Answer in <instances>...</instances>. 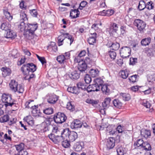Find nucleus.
Instances as JSON below:
<instances>
[{
  "label": "nucleus",
  "instance_id": "1",
  "mask_svg": "<svg viewBox=\"0 0 155 155\" xmlns=\"http://www.w3.org/2000/svg\"><path fill=\"white\" fill-rule=\"evenodd\" d=\"M2 100L5 103L4 105L6 107H12L15 104V101L12 98L11 95L4 93L2 95Z\"/></svg>",
  "mask_w": 155,
  "mask_h": 155
},
{
  "label": "nucleus",
  "instance_id": "2",
  "mask_svg": "<svg viewBox=\"0 0 155 155\" xmlns=\"http://www.w3.org/2000/svg\"><path fill=\"white\" fill-rule=\"evenodd\" d=\"M63 135H64L65 137H68L69 141L73 142L75 141L78 137V134L74 131H71L69 128H66L63 130Z\"/></svg>",
  "mask_w": 155,
  "mask_h": 155
},
{
  "label": "nucleus",
  "instance_id": "3",
  "mask_svg": "<svg viewBox=\"0 0 155 155\" xmlns=\"http://www.w3.org/2000/svg\"><path fill=\"white\" fill-rule=\"evenodd\" d=\"M9 86L11 90L14 92L22 93L24 91L23 86L20 84L18 85V82L15 80L11 81L9 84Z\"/></svg>",
  "mask_w": 155,
  "mask_h": 155
},
{
  "label": "nucleus",
  "instance_id": "4",
  "mask_svg": "<svg viewBox=\"0 0 155 155\" xmlns=\"http://www.w3.org/2000/svg\"><path fill=\"white\" fill-rule=\"evenodd\" d=\"M38 27L37 23H28L26 31L25 32V35L26 37L32 35L34 33L35 31L36 30Z\"/></svg>",
  "mask_w": 155,
  "mask_h": 155
},
{
  "label": "nucleus",
  "instance_id": "5",
  "mask_svg": "<svg viewBox=\"0 0 155 155\" xmlns=\"http://www.w3.org/2000/svg\"><path fill=\"white\" fill-rule=\"evenodd\" d=\"M33 100H29L26 102L25 105L28 108H31L32 109V113L33 115L35 117L41 116V113L40 111V110L38 109V105H34V106H31L29 104L31 102H33Z\"/></svg>",
  "mask_w": 155,
  "mask_h": 155
},
{
  "label": "nucleus",
  "instance_id": "6",
  "mask_svg": "<svg viewBox=\"0 0 155 155\" xmlns=\"http://www.w3.org/2000/svg\"><path fill=\"white\" fill-rule=\"evenodd\" d=\"M131 49L127 46L123 47L120 50L121 57L125 58L128 57L131 54Z\"/></svg>",
  "mask_w": 155,
  "mask_h": 155
},
{
  "label": "nucleus",
  "instance_id": "7",
  "mask_svg": "<svg viewBox=\"0 0 155 155\" xmlns=\"http://www.w3.org/2000/svg\"><path fill=\"white\" fill-rule=\"evenodd\" d=\"M66 119L67 117L65 115L61 112L58 113L54 117V121L58 124H62L65 122Z\"/></svg>",
  "mask_w": 155,
  "mask_h": 155
},
{
  "label": "nucleus",
  "instance_id": "8",
  "mask_svg": "<svg viewBox=\"0 0 155 155\" xmlns=\"http://www.w3.org/2000/svg\"><path fill=\"white\" fill-rule=\"evenodd\" d=\"M134 24L140 31H143L146 25L145 23L143 21L139 19H135L134 21Z\"/></svg>",
  "mask_w": 155,
  "mask_h": 155
},
{
  "label": "nucleus",
  "instance_id": "9",
  "mask_svg": "<svg viewBox=\"0 0 155 155\" xmlns=\"http://www.w3.org/2000/svg\"><path fill=\"white\" fill-rule=\"evenodd\" d=\"M70 54L69 52H65L64 54L58 56L57 58V60L60 63H64L66 60L70 58Z\"/></svg>",
  "mask_w": 155,
  "mask_h": 155
},
{
  "label": "nucleus",
  "instance_id": "10",
  "mask_svg": "<svg viewBox=\"0 0 155 155\" xmlns=\"http://www.w3.org/2000/svg\"><path fill=\"white\" fill-rule=\"evenodd\" d=\"M82 125V123L80 120L76 119L73 121L71 124V127L72 129H77L81 128Z\"/></svg>",
  "mask_w": 155,
  "mask_h": 155
},
{
  "label": "nucleus",
  "instance_id": "11",
  "mask_svg": "<svg viewBox=\"0 0 155 155\" xmlns=\"http://www.w3.org/2000/svg\"><path fill=\"white\" fill-rule=\"evenodd\" d=\"M47 97L48 102L50 104H55L58 100V97L54 94L49 95Z\"/></svg>",
  "mask_w": 155,
  "mask_h": 155
},
{
  "label": "nucleus",
  "instance_id": "12",
  "mask_svg": "<svg viewBox=\"0 0 155 155\" xmlns=\"http://www.w3.org/2000/svg\"><path fill=\"white\" fill-rule=\"evenodd\" d=\"M97 35L96 33L90 34V37L87 40V41L90 45H93L94 43H96Z\"/></svg>",
  "mask_w": 155,
  "mask_h": 155
},
{
  "label": "nucleus",
  "instance_id": "13",
  "mask_svg": "<svg viewBox=\"0 0 155 155\" xmlns=\"http://www.w3.org/2000/svg\"><path fill=\"white\" fill-rule=\"evenodd\" d=\"M87 68V65L85 61H81L78 64V68L79 71L83 72H84L86 70Z\"/></svg>",
  "mask_w": 155,
  "mask_h": 155
},
{
  "label": "nucleus",
  "instance_id": "14",
  "mask_svg": "<svg viewBox=\"0 0 155 155\" xmlns=\"http://www.w3.org/2000/svg\"><path fill=\"white\" fill-rule=\"evenodd\" d=\"M147 81L150 85L154 87L155 84V72L154 73L148 75Z\"/></svg>",
  "mask_w": 155,
  "mask_h": 155
},
{
  "label": "nucleus",
  "instance_id": "15",
  "mask_svg": "<svg viewBox=\"0 0 155 155\" xmlns=\"http://www.w3.org/2000/svg\"><path fill=\"white\" fill-rule=\"evenodd\" d=\"M80 74L79 71H77L70 72L68 74L69 77L72 79L77 80L80 77Z\"/></svg>",
  "mask_w": 155,
  "mask_h": 155
},
{
  "label": "nucleus",
  "instance_id": "16",
  "mask_svg": "<svg viewBox=\"0 0 155 155\" xmlns=\"http://www.w3.org/2000/svg\"><path fill=\"white\" fill-rule=\"evenodd\" d=\"M115 140L113 137H110L107 140L106 143L107 148L108 149L113 148L115 146Z\"/></svg>",
  "mask_w": 155,
  "mask_h": 155
},
{
  "label": "nucleus",
  "instance_id": "17",
  "mask_svg": "<svg viewBox=\"0 0 155 155\" xmlns=\"http://www.w3.org/2000/svg\"><path fill=\"white\" fill-rule=\"evenodd\" d=\"M100 89L99 86H97L95 83L92 85H90L87 88V91L88 92L98 91Z\"/></svg>",
  "mask_w": 155,
  "mask_h": 155
},
{
  "label": "nucleus",
  "instance_id": "18",
  "mask_svg": "<svg viewBox=\"0 0 155 155\" xmlns=\"http://www.w3.org/2000/svg\"><path fill=\"white\" fill-rule=\"evenodd\" d=\"M140 134L142 137L147 139L150 136L151 132L149 130L142 129L140 131Z\"/></svg>",
  "mask_w": 155,
  "mask_h": 155
},
{
  "label": "nucleus",
  "instance_id": "19",
  "mask_svg": "<svg viewBox=\"0 0 155 155\" xmlns=\"http://www.w3.org/2000/svg\"><path fill=\"white\" fill-rule=\"evenodd\" d=\"M28 65V63L23 64L21 68V70L23 73L27 75L29 74L30 73Z\"/></svg>",
  "mask_w": 155,
  "mask_h": 155
},
{
  "label": "nucleus",
  "instance_id": "20",
  "mask_svg": "<svg viewBox=\"0 0 155 155\" xmlns=\"http://www.w3.org/2000/svg\"><path fill=\"white\" fill-rule=\"evenodd\" d=\"M61 136L56 135L55 140H54V143H57L60 142H61L63 140L65 139V137L64 135H63V131L61 132Z\"/></svg>",
  "mask_w": 155,
  "mask_h": 155
},
{
  "label": "nucleus",
  "instance_id": "21",
  "mask_svg": "<svg viewBox=\"0 0 155 155\" xmlns=\"http://www.w3.org/2000/svg\"><path fill=\"white\" fill-rule=\"evenodd\" d=\"M113 104L114 106L117 108L120 109L122 106L123 104L118 99H114L113 101Z\"/></svg>",
  "mask_w": 155,
  "mask_h": 155
},
{
  "label": "nucleus",
  "instance_id": "22",
  "mask_svg": "<svg viewBox=\"0 0 155 155\" xmlns=\"http://www.w3.org/2000/svg\"><path fill=\"white\" fill-rule=\"evenodd\" d=\"M67 90L68 92L73 94H78L79 93V89L75 86L68 87Z\"/></svg>",
  "mask_w": 155,
  "mask_h": 155
},
{
  "label": "nucleus",
  "instance_id": "23",
  "mask_svg": "<svg viewBox=\"0 0 155 155\" xmlns=\"http://www.w3.org/2000/svg\"><path fill=\"white\" fill-rule=\"evenodd\" d=\"M67 34H63L59 36L58 38V45L59 46L62 45L63 44V41L65 40L66 35H67Z\"/></svg>",
  "mask_w": 155,
  "mask_h": 155
},
{
  "label": "nucleus",
  "instance_id": "24",
  "mask_svg": "<svg viewBox=\"0 0 155 155\" xmlns=\"http://www.w3.org/2000/svg\"><path fill=\"white\" fill-rule=\"evenodd\" d=\"M2 75L4 77L7 76H9L11 72L10 69L7 68H2Z\"/></svg>",
  "mask_w": 155,
  "mask_h": 155
},
{
  "label": "nucleus",
  "instance_id": "25",
  "mask_svg": "<svg viewBox=\"0 0 155 155\" xmlns=\"http://www.w3.org/2000/svg\"><path fill=\"white\" fill-rule=\"evenodd\" d=\"M24 120L27 122L29 125L32 126L34 124V121L32 117L30 115L26 116L24 118Z\"/></svg>",
  "mask_w": 155,
  "mask_h": 155
},
{
  "label": "nucleus",
  "instance_id": "26",
  "mask_svg": "<svg viewBox=\"0 0 155 155\" xmlns=\"http://www.w3.org/2000/svg\"><path fill=\"white\" fill-rule=\"evenodd\" d=\"M118 26L115 23H112L110 24V31L113 32H116L118 31Z\"/></svg>",
  "mask_w": 155,
  "mask_h": 155
},
{
  "label": "nucleus",
  "instance_id": "27",
  "mask_svg": "<svg viewBox=\"0 0 155 155\" xmlns=\"http://www.w3.org/2000/svg\"><path fill=\"white\" fill-rule=\"evenodd\" d=\"M80 12L78 9L71 10L70 12V16L72 18H75L79 17Z\"/></svg>",
  "mask_w": 155,
  "mask_h": 155
},
{
  "label": "nucleus",
  "instance_id": "28",
  "mask_svg": "<svg viewBox=\"0 0 155 155\" xmlns=\"http://www.w3.org/2000/svg\"><path fill=\"white\" fill-rule=\"evenodd\" d=\"M11 27V25L7 22L2 23L1 26V28L3 30L7 31L9 30Z\"/></svg>",
  "mask_w": 155,
  "mask_h": 155
},
{
  "label": "nucleus",
  "instance_id": "29",
  "mask_svg": "<svg viewBox=\"0 0 155 155\" xmlns=\"http://www.w3.org/2000/svg\"><path fill=\"white\" fill-rule=\"evenodd\" d=\"M8 31H7L6 36H5V38H14L16 37V35L15 32L11 31L10 29Z\"/></svg>",
  "mask_w": 155,
  "mask_h": 155
},
{
  "label": "nucleus",
  "instance_id": "30",
  "mask_svg": "<svg viewBox=\"0 0 155 155\" xmlns=\"http://www.w3.org/2000/svg\"><path fill=\"white\" fill-rule=\"evenodd\" d=\"M124 148L122 147L120 145H118L117 147V152L118 155H123L125 152L124 151Z\"/></svg>",
  "mask_w": 155,
  "mask_h": 155
},
{
  "label": "nucleus",
  "instance_id": "31",
  "mask_svg": "<svg viewBox=\"0 0 155 155\" xmlns=\"http://www.w3.org/2000/svg\"><path fill=\"white\" fill-rule=\"evenodd\" d=\"M26 23L21 21L20 22V24L18 26V28L21 31H24V35H25V32L26 31L27 27L25 25Z\"/></svg>",
  "mask_w": 155,
  "mask_h": 155
},
{
  "label": "nucleus",
  "instance_id": "32",
  "mask_svg": "<svg viewBox=\"0 0 155 155\" xmlns=\"http://www.w3.org/2000/svg\"><path fill=\"white\" fill-rule=\"evenodd\" d=\"M142 150L150 151L151 150V147L150 144L147 142H145L141 149Z\"/></svg>",
  "mask_w": 155,
  "mask_h": 155
},
{
  "label": "nucleus",
  "instance_id": "33",
  "mask_svg": "<svg viewBox=\"0 0 155 155\" xmlns=\"http://www.w3.org/2000/svg\"><path fill=\"white\" fill-rule=\"evenodd\" d=\"M3 13L5 18L8 21H11L13 18V17L7 10H3Z\"/></svg>",
  "mask_w": 155,
  "mask_h": 155
},
{
  "label": "nucleus",
  "instance_id": "34",
  "mask_svg": "<svg viewBox=\"0 0 155 155\" xmlns=\"http://www.w3.org/2000/svg\"><path fill=\"white\" fill-rule=\"evenodd\" d=\"M20 19L21 22V21H23L24 22L27 21L28 18L25 12L21 11L20 12Z\"/></svg>",
  "mask_w": 155,
  "mask_h": 155
},
{
  "label": "nucleus",
  "instance_id": "35",
  "mask_svg": "<svg viewBox=\"0 0 155 155\" xmlns=\"http://www.w3.org/2000/svg\"><path fill=\"white\" fill-rule=\"evenodd\" d=\"M120 96L124 100L128 101L130 98V96L129 94L125 93H121L120 94Z\"/></svg>",
  "mask_w": 155,
  "mask_h": 155
},
{
  "label": "nucleus",
  "instance_id": "36",
  "mask_svg": "<svg viewBox=\"0 0 155 155\" xmlns=\"http://www.w3.org/2000/svg\"><path fill=\"white\" fill-rule=\"evenodd\" d=\"M83 148L80 142H77L74 146V148L77 151H81Z\"/></svg>",
  "mask_w": 155,
  "mask_h": 155
},
{
  "label": "nucleus",
  "instance_id": "37",
  "mask_svg": "<svg viewBox=\"0 0 155 155\" xmlns=\"http://www.w3.org/2000/svg\"><path fill=\"white\" fill-rule=\"evenodd\" d=\"M89 72L91 76L94 78L98 76L99 71L97 69H91L90 70Z\"/></svg>",
  "mask_w": 155,
  "mask_h": 155
},
{
  "label": "nucleus",
  "instance_id": "38",
  "mask_svg": "<svg viewBox=\"0 0 155 155\" xmlns=\"http://www.w3.org/2000/svg\"><path fill=\"white\" fill-rule=\"evenodd\" d=\"M29 67V70L30 73H33L35 72L37 69V67L36 65L32 63H28Z\"/></svg>",
  "mask_w": 155,
  "mask_h": 155
},
{
  "label": "nucleus",
  "instance_id": "39",
  "mask_svg": "<svg viewBox=\"0 0 155 155\" xmlns=\"http://www.w3.org/2000/svg\"><path fill=\"white\" fill-rule=\"evenodd\" d=\"M48 49L52 50L53 51L56 52L58 50L57 47L55 43L54 42H51L50 44L48 46Z\"/></svg>",
  "mask_w": 155,
  "mask_h": 155
},
{
  "label": "nucleus",
  "instance_id": "40",
  "mask_svg": "<svg viewBox=\"0 0 155 155\" xmlns=\"http://www.w3.org/2000/svg\"><path fill=\"white\" fill-rule=\"evenodd\" d=\"M145 8H146V4L144 0H141L139 2V5L138 6V8L140 10H143Z\"/></svg>",
  "mask_w": 155,
  "mask_h": 155
},
{
  "label": "nucleus",
  "instance_id": "41",
  "mask_svg": "<svg viewBox=\"0 0 155 155\" xmlns=\"http://www.w3.org/2000/svg\"><path fill=\"white\" fill-rule=\"evenodd\" d=\"M103 93L106 94H109L110 91V89L108 88L107 85L105 84L103 85L100 87Z\"/></svg>",
  "mask_w": 155,
  "mask_h": 155
},
{
  "label": "nucleus",
  "instance_id": "42",
  "mask_svg": "<svg viewBox=\"0 0 155 155\" xmlns=\"http://www.w3.org/2000/svg\"><path fill=\"white\" fill-rule=\"evenodd\" d=\"M77 88L79 89V90L80 89H81L82 90H85L86 88H87V86L81 82H79L77 84Z\"/></svg>",
  "mask_w": 155,
  "mask_h": 155
},
{
  "label": "nucleus",
  "instance_id": "43",
  "mask_svg": "<svg viewBox=\"0 0 155 155\" xmlns=\"http://www.w3.org/2000/svg\"><path fill=\"white\" fill-rule=\"evenodd\" d=\"M139 77V76L138 75L135 74L130 76L129 79L130 82L134 83L138 81Z\"/></svg>",
  "mask_w": 155,
  "mask_h": 155
},
{
  "label": "nucleus",
  "instance_id": "44",
  "mask_svg": "<svg viewBox=\"0 0 155 155\" xmlns=\"http://www.w3.org/2000/svg\"><path fill=\"white\" fill-rule=\"evenodd\" d=\"M150 38L143 39L141 41V44L143 46L148 45L150 43Z\"/></svg>",
  "mask_w": 155,
  "mask_h": 155
},
{
  "label": "nucleus",
  "instance_id": "45",
  "mask_svg": "<svg viewBox=\"0 0 155 155\" xmlns=\"http://www.w3.org/2000/svg\"><path fill=\"white\" fill-rule=\"evenodd\" d=\"M120 74L121 77L123 79H126L129 74L127 70L121 71Z\"/></svg>",
  "mask_w": 155,
  "mask_h": 155
},
{
  "label": "nucleus",
  "instance_id": "46",
  "mask_svg": "<svg viewBox=\"0 0 155 155\" xmlns=\"http://www.w3.org/2000/svg\"><path fill=\"white\" fill-rule=\"evenodd\" d=\"M110 47L113 50H117L120 48V44L117 42H114L112 43Z\"/></svg>",
  "mask_w": 155,
  "mask_h": 155
},
{
  "label": "nucleus",
  "instance_id": "47",
  "mask_svg": "<svg viewBox=\"0 0 155 155\" xmlns=\"http://www.w3.org/2000/svg\"><path fill=\"white\" fill-rule=\"evenodd\" d=\"M142 139H139L135 143V144H136L138 147H139L140 149H141L144 143Z\"/></svg>",
  "mask_w": 155,
  "mask_h": 155
},
{
  "label": "nucleus",
  "instance_id": "48",
  "mask_svg": "<svg viewBox=\"0 0 155 155\" xmlns=\"http://www.w3.org/2000/svg\"><path fill=\"white\" fill-rule=\"evenodd\" d=\"M9 117L8 115H4L3 117L0 118V122L1 123H5L8 121L9 120Z\"/></svg>",
  "mask_w": 155,
  "mask_h": 155
},
{
  "label": "nucleus",
  "instance_id": "49",
  "mask_svg": "<svg viewBox=\"0 0 155 155\" xmlns=\"http://www.w3.org/2000/svg\"><path fill=\"white\" fill-rule=\"evenodd\" d=\"M43 111L46 114L50 115L53 113V110L51 107H49L44 110Z\"/></svg>",
  "mask_w": 155,
  "mask_h": 155
},
{
  "label": "nucleus",
  "instance_id": "50",
  "mask_svg": "<svg viewBox=\"0 0 155 155\" xmlns=\"http://www.w3.org/2000/svg\"><path fill=\"white\" fill-rule=\"evenodd\" d=\"M86 102L87 103L91 104L92 105L94 106L97 104L98 101L97 100L88 98L86 100Z\"/></svg>",
  "mask_w": 155,
  "mask_h": 155
},
{
  "label": "nucleus",
  "instance_id": "51",
  "mask_svg": "<svg viewBox=\"0 0 155 155\" xmlns=\"http://www.w3.org/2000/svg\"><path fill=\"white\" fill-rule=\"evenodd\" d=\"M108 54L109 55L111 59L112 60H114L115 59L117 55L116 52L112 51H109L108 53Z\"/></svg>",
  "mask_w": 155,
  "mask_h": 155
},
{
  "label": "nucleus",
  "instance_id": "52",
  "mask_svg": "<svg viewBox=\"0 0 155 155\" xmlns=\"http://www.w3.org/2000/svg\"><path fill=\"white\" fill-rule=\"evenodd\" d=\"M16 149L19 152L21 150H24V144L23 143H21L19 144L15 145Z\"/></svg>",
  "mask_w": 155,
  "mask_h": 155
},
{
  "label": "nucleus",
  "instance_id": "53",
  "mask_svg": "<svg viewBox=\"0 0 155 155\" xmlns=\"http://www.w3.org/2000/svg\"><path fill=\"white\" fill-rule=\"evenodd\" d=\"M66 34H67V35H66L65 38H66L67 40L70 43V45H71V44L74 41V38L72 35H71L69 34L68 33H66Z\"/></svg>",
  "mask_w": 155,
  "mask_h": 155
},
{
  "label": "nucleus",
  "instance_id": "54",
  "mask_svg": "<svg viewBox=\"0 0 155 155\" xmlns=\"http://www.w3.org/2000/svg\"><path fill=\"white\" fill-rule=\"evenodd\" d=\"M103 81L101 79L97 78L95 80V84L100 88L103 85Z\"/></svg>",
  "mask_w": 155,
  "mask_h": 155
},
{
  "label": "nucleus",
  "instance_id": "55",
  "mask_svg": "<svg viewBox=\"0 0 155 155\" xmlns=\"http://www.w3.org/2000/svg\"><path fill=\"white\" fill-rule=\"evenodd\" d=\"M61 142L62 146L65 148L68 147L70 145L69 142L68 140V139L67 138L63 140Z\"/></svg>",
  "mask_w": 155,
  "mask_h": 155
},
{
  "label": "nucleus",
  "instance_id": "56",
  "mask_svg": "<svg viewBox=\"0 0 155 155\" xmlns=\"http://www.w3.org/2000/svg\"><path fill=\"white\" fill-rule=\"evenodd\" d=\"M66 108L71 111H73L74 110V106L72 104L71 102H68L66 105Z\"/></svg>",
  "mask_w": 155,
  "mask_h": 155
},
{
  "label": "nucleus",
  "instance_id": "57",
  "mask_svg": "<svg viewBox=\"0 0 155 155\" xmlns=\"http://www.w3.org/2000/svg\"><path fill=\"white\" fill-rule=\"evenodd\" d=\"M142 105L147 108H150L151 106V104L150 102L146 100L143 101Z\"/></svg>",
  "mask_w": 155,
  "mask_h": 155
},
{
  "label": "nucleus",
  "instance_id": "58",
  "mask_svg": "<svg viewBox=\"0 0 155 155\" xmlns=\"http://www.w3.org/2000/svg\"><path fill=\"white\" fill-rule=\"evenodd\" d=\"M84 81L87 84H89L91 81V79L89 75L86 74L84 78Z\"/></svg>",
  "mask_w": 155,
  "mask_h": 155
},
{
  "label": "nucleus",
  "instance_id": "59",
  "mask_svg": "<svg viewBox=\"0 0 155 155\" xmlns=\"http://www.w3.org/2000/svg\"><path fill=\"white\" fill-rule=\"evenodd\" d=\"M152 2H149L146 4V8L149 10H151L153 8L154 6L152 5Z\"/></svg>",
  "mask_w": 155,
  "mask_h": 155
},
{
  "label": "nucleus",
  "instance_id": "60",
  "mask_svg": "<svg viewBox=\"0 0 155 155\" xmlns=\"http://www.w3.org/2000/svg\"><path fill=\"white\" fill-rule=\"evenodd\" d=\"M87 4V2L85 1H82L80 4L79 9L80 10L82 9Z\"/></svg>",
  "mask_w": 155,
  "mask_h": 155
},
{
  "label": "nucleus",
  "instance_id": "61",
  "mask_svg": "<svg viewBox=\"0 0 155 155\" xmlns=\"http://www.w3.org/2000/svg\"><path fill=\"white\" fill-rule=\"evenodd\" d=\"M114 11L112 9L108 10L106 11V16H110L114 14Z\"/></svg>",
  "mask_w": 155,
  "mask_h": 155
},
{
  "label": "nucleus",
  "instance_id": "62",
  "mask_svg": "<svg viewBox=\"0 0 155 155\" xmlns=\"http://www.w3.org/2000/svg\"><path fill=\"white\" fill-rule=\"evenodd\" d=\"M30 13L31 15L33 17H36L38 15L37 10L36 9H33L30 10Z\"/></svg>",
  "mask_w": 155,
  "mask_h": 155
},
{
  "label": "nucleus",
  "instance_id": "63",
  "mask_svg": "<svg viewBox=\"0 0 155 155\" xmlns=\"http://www.w3.org/2000/svg\"><path fill=\"white\" fill-rule=\"evenodd\" d=\"M137 58H130V64L133 65L135 64L137 62Z\"/></svg>",
  "mask_w": 155,
  "mask_h": 155
},
{
  "label": "nucleus",
  "instance_id": "64",
  "mask_svg": "<svg viewBox=\"0 0 155 155\" xmlns=\"http://www.w3.org/2000/svg\"><path fill=\"white\" fill-rule=\"evenodd\" d=\"M36 56L42 64L46 63L44 57H40L37 54H36Z\"/></svg>",
  "mask_w": 155,
  "mask_h": 155
}]
</instances>
